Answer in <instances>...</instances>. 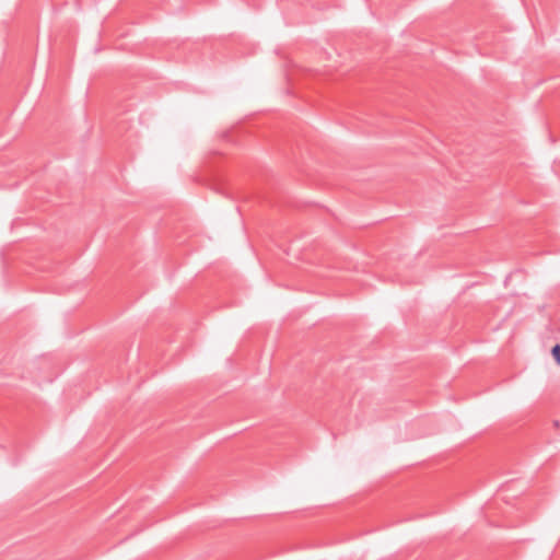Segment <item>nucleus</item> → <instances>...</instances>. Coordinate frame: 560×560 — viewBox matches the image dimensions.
<instances>
[{
	"instance_id": "1",
	"label": "nucleus",
	"mask_w": 560,
	"mask_h": 560,
	"mask_svg": "<svg viewBox=\"0 0 560 560\" xmlns=\"http://www.w3.org/2000/svg\"><path fill=\"white\" fill-rule=\"evenodd\" d=\"M551 354H552L555 361L560 365V345H556L552 348Z\"/></svg>"
}]
</instances>
